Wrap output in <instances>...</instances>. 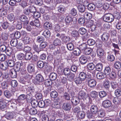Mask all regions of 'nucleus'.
I'll return each instance as SVG.
<instances>
[{"instance_id":"1","label":"nucleus","mask_w":121,"mask_h":121,"mask_svg":"<svg viewBox=\"0 0 121 121\" xmlns=\"http://www.w3.org/2000/svg\"><path fill=\"white\" fill-rule=\"evenodd\" d=\"M114 19V16L111 13H108L104 14L103 16V20L105 22H112Z\"/></svg>"},{"instance_id":"2","label":"nucleus","mask_w":121,"mask_h":121,"mask_svg":"<svg viewBox=\"0 0 121 121\" xmlns=\"http://www.w3.org/2000/svg\"><path fill=\"white\" fill-rule=\"evenodd\" d=\"M77 18L74 17L73 18L70 16H67L65 18V22L67 25L74 24L77 22Z\"/></svg>"},{"instance_id":"3","label":"nucleus","mask_w":121,"mask_h":121,"mask_svg":"<svg viewBox=\"0 0 121 121\" xmlns=\"http://www.w3.org/2000/svg\"><path fill=\"white\" fill-rule=\"evenodd\" d=\"M9 102L8 100H3L0 101V109L2 111L6 109L7 104Z\"/></svg>"},{"instance_id":"4","label":"nucleus","mask_w":121,"mask_h":121,"mask_svg":"<svg viewBox=\"0 0 121 121\" xmlns=\"http://www.w3.org/2000/svg\"><path fill=\"white\" fill-rule=\"evenodd\" d=\"M63 109L67 111H69L71 108V105L69 102H65L62 105Z\"/></svg>"},{"instance_id":"5","label":"nucleus","mask_w":121,"mask_h":121,"mask_svg":"<svg viewBox=\"0 0 121 121\" xmlns=\"http://www.w3.org/2000/svg\"><path fill=\"white\" fill-rule=\"evenodd\" d=\"M23 64L22 62H17L15 64L14 69L16 71L18 72L23 68Z\"/></svg>"},{"instance_id":"6","label":"nucleus","mask_w":121,"mask_h":121,"mask_svg":"<svg viewBox=\"0 0 121 121\" xmlns=\"http://www.w3.org/2000/svg\"><path fill=\"white\" fill-rule=\"evenodd\" d=\"M35 66L32 64L28 65L27 67V70L30 73L34 72L35 71Z\"/></svg>"},{"instance_id":"7","label":"nucleus","mask_w":121,"mask_h":121,"mask_svg":"<svg viewBox=\"0 0 121 121\" xmlns=\"http://www.w3.org/2000/svg\"><path fill=\"white\" fill-rule=\"evenodd\" d=\"M88 95L86 93L83 91H80L78 94V97L80 99H86Z\"/></svg>"},{"instance_id":"8","label":"nucleus","mask_w":121,"mask_h":121,"mask_svg":"<svg viewBox=\"0 0 121 121\" xmlns=\"http://www.w3.org/2000/svg\"><path fill=\"white\" fill-rule=\"evenodd\" d=\"M97 78L99 80H102L106 76L104 73L100 71L97 73L96 74Z\"/></svg>"},{"instance_id":"9","label":"nucleus","mask_w":121,"mask_h":121,"mask_svg":"<svg viewBox=\"0 0 121 121\" xmlns=\"http://www.w3.org/2000/svg\"><path fill=\"white\" fill-rule=\"evenodd\" d=\"M102 104L104 107L108 108L111 106L112 103L110 100H107L103 101Z\"/></svg>"},{"instance_id":"10","label":"nucleus","mask_w":121,"mask_h":121,"mask_svg":"<svg viewBox=\"0 0 121 121\" xmlns=\"http://www.w3.org/2000/svg\"><path fill=\"white\" fill-rule=\"evenodd\" d=\"M19 19L22 22H23V25L25 24L28 23L27 17L25 15H22L19 18Z\"/></svg>"},{"instance_id":"11","label":"nucleus","mask_w":121,"mask_h":121,"mask_svg":"<svg viewBox=\"0 0 121 121\" xmlns=\"http://www.w3.org/2000/svg\"><path fill=\"white\" fill-rule=\"evenodd\" d=\"M14 116V112H8L5 115V117L8 120L12 119L13 118Z\"/></svg>"},{"instance_id":"12","label":"nucleus","mask_w":121,"mask_h":121,"mask_svg":"<svg viewBox=\"0 0 121 121\" xmlns=\"http://www.w3.org/2000/svg\"><path fill=\"white\" fill-rule=\"evenodd\" d=\"M79 60L81 64H84L87 62V59L86 56L82 55L79 58Z\"/></svg>"},{"instance_id":"13","label":"nucleus","mask_w":121,"mask_h":121,"mask_svg":"<svg viewBox=\"0 0 121 121\" xmlns=\"http://www.w3.org/2000/svg\"><path fill=\"white\" fill-rule=\"evenodd\" d=\"M30 24L33 26H35L39 27L40 25L39 20L37 19H35L34 21H32L30 22Z\"/></svg>"},{"instance_id":"14","label":"nucleus","mask_w":121,"mask_h":121,"mask_svg":"<svg viewBox=\"0 0 121 121\" xmlns=\"http://www.w3.org/2000/svg\"><path fill=\"white\" fill-rule=\"evenodd\" d=\"M90 105H89V106ZM90 106H91L90 109L92 113H94L96 114L97 113L98 110L97 106L95 105H92L91 104Z\"/></svg>"},{"instance_id":"15","label":"nucleus","mask_w":121,"mask_h":121,"mask_svg":"<svg viewBox=\"0 0 121 121\" xmlns=\"http://www.w3.org/2000/svg\"><path fill=\"white\" fill-rule=\"evenodd\" d=\"M80 99L78 97H74L71 101V102L73 106H75L79 103Z\"/></svg>"},{"instance_id":"16","label":"nucleus","mask_w":121,"mask_h":121,"mask_svg":"<svg viewBox=\"0 0 121 121\" xmlns=\"http://www.w3.org/2000/svg\"><path fill=\"white\" fill-rule=\"evenodd\" d=\"M96 84V81L94 80L90 79L88 81V85L90 87H94L95 86Z\"/></svg>"},{"instance_id":"17","label":"nucleus","mask_w":121,"mask_h":121,"mask_svg":"<svg viewBox=\"0 0 121 121\" xmlns=\"http://www.w3.org/2000/svg\"><path fill=\"white\" fill-rule=\"evenodd\" d=\"M87 48V44L86 43H84L80 45L78 48L82 52L84 51Z\"/></svg>"},{"instance_id":"18","label":"nucleus","mask_w":121,"mask_h":121,"mask_svg":"<svg viewBox=\"0 0 121 121\" xmlns=\"http://www.w3.org/2000/svg\"><path fill=\"white\" fill-rule=\"evenodd\" d=\"M97 53L98 56L102 57L104 56V50L101 48H99L97 49Z\"/></svg>"},{"instance_id":"19","label":"nucleus","mask_w":121,"mask_h":121,"mask_svg":"<svg viewBox=\"0 0 121 121\" xmlns=\"http://www.w3.org/2000/svg\"><path fill=\"white\" fill-rule=\"evenodd\" d=\"M35 79L39 82H43L44 80L42 76L40 74H37L35 77Z\"/></svg>"},{"instance_id":"20","label":"nucleus","mask_w":121,"mask_h":121,"mask_svg":"<svg viewBox=\"0 0 121 121\" xmlns=\"http://www.w3.org/2000/svg\"><path fill=\"white\" fill-rule=\"evenodd\" d=\"M109 34L106 33H103L101 36V39L103 41H108V39Z\"/></svg>"},{"instance_id":"21","label":"nucleus","mask_w":121,"mask_h":121,"mask_svg":"<svg viewBox=\"0 0 121 121\" xmlns=\"http://www.w3.org/2000/svg\"><path fill=\"white\" fill-rule=\"evenodd\" d=\"M33 49L36 52L39 53V52L41 51L40 46L38 45L35 43H34L33 45Z\"/></svg>"},{"instance_id":"22","label":"nucleus","mask_w":121,"mask_h":121,"mask_svg":"<svg viewBox=\"0 0 121 121\" xmlns=\"http://www.w3.org/2000/svg\"><path fill=\"white\" fill-rule=\"evenodd\" d=\"M87 117L89 118L94 119L96 117V115L91 111H88L87 112Z\"/></svg>"},{"instance_id":"23","label":"nucleus","mask_w":121,"mask_h":121,"mask_svg":"<svg viewBox=\"0 0 121 121\" xmlns=\"http://www.w3.org/2000/svg\"><path fill=\"white\" fill-rule=\"evenodd\" d=\"M17 72L15 69H13L10 70L9 71V73L11 77L13 78H15L16 77L17 74L16 72Z\"/></svg>"},{"instance_id":"24","label":"nucleus","mask_w":121,"mask_h":121,"mask_svg":"<svg viewBox=\"0 0 121 121\" xmlns=\"http://www.w3.org/2000/svg\"><path fill=\"white\" fill-rule=\"evenodd\" d=\"M111 68L109 66L106 67L104 70V73L105 75L108 76L111 72Z\"/></svg>"},{"instance_id":"25","label":"nucleus","mask_w":121,"mask_h":121,"mask_svg":"<svg viewBox=\"0 0 121 121\" xmlns=\"http://www.w3.org/2000/svg\"><path fill=\"white\" fill-rule=\"evenodd\" d=\"M77 115L79 118L81 119H84L85 116V112L82 111H79L77 114Z\"/></svg>"},{"instance_id":"26","label":"nucleus","mask_w":121,"mask_h":121,"mask_svg":"<svg viewBox=\"0 0 121 121\" xmlns=\"http://www.w3.org/2000/svg\"><path fill=\"white\" fill-rule=\"evenodd\" d=\"M32 54L30 52L26 53L25 55V58L26 60H30L32 57Z\"/></svg>"},{"instance_id":"27","label":"nucleus","mask_w":121,"mask_h":121,"mask_svg":"<svg viewBox=\"0 0 121 121\" xmlns=\"http://www.w3.org/2000/svg\"><path fill=\"white\" fill-rule=\"evenodd\" d=\"M88 70H92L95 69V65L92 63H88L87 65Z\"/></svg>"},{"instance_id":"28","label":"nucleus","mask_w":121,"mask_h":121,"mask_svg":"<svg viewBox=\"0 0 121 121\" xmlns=\"http://www.w3.org/2000/svg\"><path fill=\"white\" fill-rule=\"evenodd\" d=\"M113 103L116 105H118L121 103V99L120 98L114 97L113 100Z\"/></svg>"},{"instance_id":"29","label":"nucleus","mask_w":121,"mask_h":121,"mask_svg":"<svg viewBox=\"0 0 121 121\" xmlns=\"http://www.w3.org/2000/svg\"><path fill=\"white\" fill-rule=\"evenodd\" d=\"M4 93L5 96L8 98H10L12 95L11 92L8 90L4 91Z\"/></svg>"},{"instance_id":"30","label":"nucleus","mask_w":121,"mask_h":121,"mask_svg":"<svg viewBox=\"0 0 121 121\" xmlns=\"http://www.w3.org/2000/svg\"><path fill=\"white\" fill-rule=\"evenodd\" d=\"M95 67L97 71H100L102 70L103 65L101 63H99L96 65Z\"/></svg>"},{"instance_id":"31","label":"nucleus","mask_w":121,"mask_h":121,"mask_svg":"<svg viewBox=\"0 0 121 121\" xmlns=\"http://www.w3.org/2000/svg\"><path fill=\"white\" fill-rule=\"evenodd\" d=\"M28 8L30 10V12L31 14H33L36 11V8L34 6L31 5L30 4L29 5Z\"/></svg>"},{"instance_id":"32","label":"nucleus","mask_w":121,"mask_h":121,"mask_svg":"<svg viewBox=\"0 0 121 121\" xmlns=\"http://www.w3.org/2000/svg\"><path fill=\"white\" fill-rule=\"evenodd\" d=\"M18 43V41L16 39H12L10 42V43L11 45L14 47H16Z\"/></svg>"},{"instance_id":"33","label":"nucleus","mask_w":121,"mask_h":121,"mask_svg":"<svg viewBox=\"0 0 121 121\" xmlns=\"http://www.w3.org/2000/svg\"><path fill=\"white\" fill-rule=\"evenodd\" d=\"M83 16L87 20H89L92 17V14L87 12H85L83 14Z\"/></svg>"},{"instance_id":"34","label":"nucleus","mask_w":121,"mask_h":121,"mask_svg":"<svg viewBox=\"0 0 121 121\" xmlns=\"http://www.w3.org/2000/svg\"><path fill=\"white\" fill-rule=\"evenodd\" d=\"M37 65L40 68H43L44 66L46 67V66H47V64L46 63H44L43 61H39L37 62Z\"/></svg>"},{"instance_id":"35","label":"nucleus","mask_w":121,"mask_h":121,"mask_svg":"<svg viewBox=\"0 0 121 121\" xmlns=\"http://www.w3.org/2000/svg\"><path fill=\"white\" fill-rule=\"evenodd\" d=\"M29 113L32 115H35L37 114V110L35 108H31L29 110Z\"/></svg>"},{"instance_id":"36","label":"nucleus","mask_w":121,"mask_h":121,"mask_svg":"<svg viewBox=\"0 0 121 121\" xmlns=\"http://www.w3.org/2000/svg\"><path fill=\"white\" fill-rule=\"evenodd\" d=\"M78 9L79 12L81 13H83L85 11V8L83 5L80 4L78 5Z\"/></svg>"},{"instance_id":"37","label":"nucleus","mask_w":121,"mask_h":121,"mask_svg":"<svg viewBox=\"0 0 121 121\" xmlns=\"http://www.w3.org/2000/svg\"><path fill=\"white\" fill-rule=\"evenodd\" d=\"M57 74L54 73L52 72L50 75V78L52 81L55 80L57 78Z\"/></svg>"},{"instance_id":"38","label":"nucleus","mask_w":121,"mask_h":121,"mask_svg":"<svg viewBox=\"0 0 121 121\" xmlns=\"http://www.w3.org/2000/svg\"><path fill=\"white\" fill-rule=\"evenodd\" d=\"M8 86V85L7 83L5 81H4L2 82L1 86H0V87L3 90L7 89Z\"/></svg>"},{"instance_id":"39","label":"nucleus","mask_w":121,"mask_h":121,"mask_svg":"<svg viewBox=\"0 0 121 121\" xmlns=\"http://www.w3.org/2000/svg\"><path fill=\"white\" fill-rule=\"evenodd\" d=\"M42 35H43L46 38H48L50 37L51 33L49 30H47L43 32Z\"/></svg>"},{"instance_id":"40","label":"nucleus","mask_w":121,"mask_h":121,"mask_svg":"<svg viewBox=\"0 0 121 121\" xmlns=\"http://www.w3.org/2000/svg\"><path fill=\"white\" fill-rule=\"evenodd\" d=\"M111 79H115L117 77L116 73L114 71H112L108 75Z\"/></svg>"},{"instance_id":"41","label":"nucleus","mask_w":121,"mask_h":121,"mask_svg":"<svg viewBox=\"0 0 121 121\" xmlns=\"http://www.w3.org/2000/svg\"><path fill=\"white\" fill-rule=\"evenodd\" d=\"M86 73L84 72H81L79 74V77H80V78L83 81L86 78Z\"/></svg>"},{"instance_id":"42","label":"nucleus","mask_w":121,"mask_h":121,"mask_svg":"<svg viewBox=\"0 0 121 121\" xmlns=\"http://www.w3.org/2000/svg\"><path fill=\"white\" fill-rule=\"evenodd\" d=\"M108 60L112 62L115 59V57L114 55L111 53H109L107 56Z\"/></svg>"},{"instance_id":"43","label":"nucleus","mask_w":121,"mask_h":121,"mask_svg":"<svg viewBox=\"0 0 121 121\" xmlns=\"http://www.w3.org/2000/svg\"><path fill=\"white\" fill-rule=\"evenodd\" d=\"M30 40V38L28 37H26L22 38V40L25 44H29Z\"/></svg>"},{"instance_id":"44","label":"nucleus","mask_w":121,"mask_h":121,"mask_svg":"<svg viewBox=\"0 0 121 121\" xmlns=\"http://www.w3.org/2000/svg\"><path fill=\"white\" fill-rule=\"evenodd\" d=\"M114 66L115 69H119L121 68V63L119 61H116L114 63Z\"/></svg>"},{"instance_id":"45","label":"nucleus","mask_w":121,"mask_h":121,"mask_svg":"<svg viewBox=\"0 0 121 121\" xmlns=\"http://www.w3.org/2000/svg\"><path fill=\"white\" fill-rule=\"evenodd\" d=\"M31 104L33 108H35L38 105V102L36 100H33L31 101Z\"/></svg>"},{"instance_id":"46","label":"nucleus","mask_w":121,"mask_h":121,"mask_svg":"<svg viewBox=\"0 0 121 121\" xmlns=\"http://www.w3.org/2000/svg\"><path fill=\"white\" fill-rule=\"evenodd\" d=\"M92 51V50L91 48H87L84 51V53L86 55H89L91 54Z\"/></svg>"},{"instance_id":"47","label":"nucleus","mask_w":121,"mask_h":121,"mask_svg":"<svg viewBox=\"0 0 121 121\" xmlns=\"http://www.w3.org/2000/svg\"><path fill=\"white\" fill-rule=\"evenodd\" d=\"M98 116L101 118L104 117L105 116V112L103 110H101L98 112Z\"/></svg>"},{"instance_id":"48","label":"nucleus","mask_w":121,"mask_h":121,"mask_svg":"<svg viewBox=\"0 0 121 121\" xmlns=\"http://www.w3.org/2000/svg\"><path fill=\"white\" fill-rule=\"evenodd\" d=\"M23 46L24 45L22 42H20L18 43L16 47L18 49L22 50L23 48Z\"/></svg>"},{"instance_id":"49","label":"nucleus","mask_w":121,"mask_h":121,"mask_svg":"<svg viewBox=\"0 0 121 121\" xmlns=\"http://www.w3.org/2000/svg\"><path fill=\"white\" fill-rule=\"evenodd\" d=\"M95 5L92 3L89 4L87 6L88 9L90 11L94 10L95 9Z\"/></svg>"},{"instance_id":"50","label":"nucleus","mask_w":121,"mask_h":121,"mask_svg":"<svg viewBox=\"0 0 121 121\" xmlns=\"http://www.w3.org/2000/svg\"><path fill=\"white\" fill-rule=\"evenodd\" d=\"M67 78L68 80L70 81L73 80L75 77V75L73 73H70L68 75Z\"/></svg>"},{"instance_id":"51","label":"nucleus","mask_w":121,"mask_h":121,"mask_svg":"<svg viewBox=\"0 0 121 121\" xmlns=\"http://www.w3.org/2000/svg\"><path fill=\"white\" fill-rule=\"evenodd\" d=\"M61 41L60 40L58 39H56L54 41L53 44L55 46L60 45H61Z\"/></svg>"},{"instance_id":"52","label":"nucleus","mask_w":121,"mask_h":121,"mask_svg":"<svg viewBox=\"0 0 121 121\" xmlns=\"http://www.w3.org/2000/svg\"><path fill=\"white\" fill-rule=\"evenodd\" d=\"M70 14L72 15L76 16L77 14V11L76 9L73 8L71 10Z\"/></svg>"},{"instance_id":"53","label":"nucleus","mask_w":121,"mask_h":121,"mask_svg":"<svg viewBox=\"0 0 121 121\" xmlns=\"http://www.w3.org/2000/svg\"><path fill=\"white\" fill-rule=\"evenodd\" d=\"M107 92L104 91H101L99 93V95L100 97L102 98L105 97L107 95Z\"/></svg>"},{"instance_id":"54","label":"nucleus","mask_w":121,"mask_h":121,"mask_svg":"<svg viewBox=\"0 0 121 121\" xmlns=\"http://www.w3.org/2000/svg\"><path fill=\"white\" fill-rule=\"evenodd\" d=\"M104 87L107 89H108L110 87L109 81L108 80H105L104 83Z\"/></svg>"},{"instance_id":"55","label":"nucleus","mask_w":121,"mask_h":121,"mask_svg":"<svg viewBox=\"0 0 121 121\" xmlns=\"http://www.w3.org/2000/svg\"><path fill=\"white\" fill-rule=\"evenodd\" d=\"M23 8H25L28 7L29 6V5L30 4L27 3L25 1H22L20 4Z\"/></svg>"},{"instance_id":"56","label":"nucleus","mask_w":121,"mask_h":121,"mask_svg":"<svg viewBox=\"0 0 121 121\" xmlns=\"http://www.w3.org/2000/svg\"><path fill=\"white\" fill-rule=\"evenodd\" d=\"M79 33L82 35L84 34L87 32L86 30L83 27L80 28L78 30Z\"/></svg>"},{"instance_id":"57","label":"nucleus","mask_w":121,"mask_h":121,"mask_svg":"<svg viewBox=\"0 0 121 121\" xmlns=\"http://www.w3.org/2000/svg\"><path fill=\"white\" fill-rule=\"evenodd\" d=\"M8 103H9V105L11 107V108L14 109L15 111L16 110L17 105L16 104L14 103H11V102L9 101Z\"/></svg>"},{"instance_id":"58","label":"nucleus","mask_w":121,"mask_h":121,"mask_svg":"<svg viewBox=\"0 0 121 121\" xmlns=\"http://www.w3.org/2000/svg\"><path fill=\"white\" fill-rule=\"evenodd\" d=\"M67 46L68 49L69 50H72L74 48L73 45L72 43H68Z\"/></svg>"},{"instance_id":"59","label":"nucleus","mask_w":121,"mask_h":121,"mask_svg":"<svg viewBox=\"0 0 121 121\" xmlns=\"http://www.w3.org/2000/svg\"><path fill=\"white\" fill-rule=\"evenodd\" d=\"M114 94L117 97H119L121 95V90L119 89H117L115 91Z\"/></svg>"},{"instance_id":"60","label":"nucleus","mask_w":121,"mask_h":121,"mask_svg":"<svg viewBox=\"0 0 121 121\" xmlns=\"http://www.w3.org/2000/svg\"><path fill=\"white\" fill-rule=\"evenodd\" d=\"M44 28L46 29H50L52 27L51 25L48 22H46L44 23L43 25Z\"/></svg>"},{"instance_id":"61","label":"nucleus","mask_w":121,"mask_h":121,"mask_svg":"<svg viewBox=\"0 0 121 121\" xmlns=\"http://www.w3.org/2000/svg\"><path fill=\"white\" fill-rule=\"evenodd\" d=\"M82 81H83V80H82L79 77H76L74 79V81L77 84H81Z\"/></svg>"},{"instance_id":"62","label":"nucleus","mask_w":121,"mask_h":121,"mask_svg":"<svg viewBox=\"0 0 121 121\" xmlns=\"http://www.w3.org/2000/svg\"><path fill=\"white\" fill-rule=\"evenodd\" d=\"M71 35L74 37H77L79 36V34L78 31L74 30L72 31L71 33Z\"/></svg>"},{"instance_id":"63","label":"nucleus","mask_w":121,"mask_h":121,"mask_svg":"<svg viewBox=\"0 0 121 121\" xmlns=\"http://www.w3.org/2000/svg\"><path fill=\"white\" fill-rule=\"evenodd\" d=\"M87 43L89 45L91 46L94 45L95 43V42L93 39H91L88 40Z\"/></svg>"},{"instance_id":"64","label":"nucleus","mask_w":121,"mask_h":121,"mask_svg":"<svg viewBox=\"0 0 121 121\" xmlns=\"http://www.w3.org/2000/svg\"><path fill=\"white\" fill-rule=\"evenodd\" d=\"M58 93L55 91L52 92L50 93V96L51 97L53 98H55L57 97Z\"/></svg>"}]
</instances>
